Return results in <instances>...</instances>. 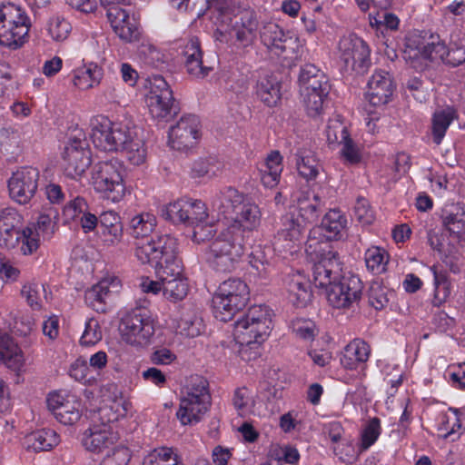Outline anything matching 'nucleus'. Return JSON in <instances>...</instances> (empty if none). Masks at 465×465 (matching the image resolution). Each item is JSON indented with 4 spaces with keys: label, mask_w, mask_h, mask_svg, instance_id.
Returning <instances> with one entry per match:
<instances>
[{
    "label": "nucleus",
    "mask_w": 465,
    "mask_h": 465,
    "mask_svg": "<svg viewBox=\"0 0 465 465\" xmlns=\"http://www.w3.org/2000/svg\"><path fill=\"white\" fill-rule=\"evenodd\" d=\"M232 403L239 415L246 416L252 413L254 406L252 391L246 387L236 389L233 394Z\"/></svg>",
    "instance_id": "56"
},
{
    "label": "nucleus",
    "mask_w": 465,
    "mask_h": 465,
    "mask_svg": "<svg viewBox=\"0 0 465 465\" xmlns=\"http://www.w3.org/2000/svg\"><path fill=\"white\" fill-rule=\"evenodd\" d=\"M211 405L207 381L202 377L192 379L185 394L180 401L177 419L183 425L198 423Z\"/></svg>",
    "instance_id": "8"
},
{
    "label": "nucleus",
    "mask_w": 465,
    "mask_h": 465,
    "mask_svg": "<svg viewBox=\"0 0 465 465\" xmlns=\"http://www.w3.org/2000/svg\"><path fill=\"white\" fill-rule=\"evenodd\" d=\"M370 354L369 344L361 339H354L345 346L341 363L348 370H357L369 360Z\"/></svg>",
    "instance_id": "30"
},
{
    "label": "nucleus",
    "mask_w": 465,
    "mask_h": 465,
    "mask_svg": "<svg viewBox=\"0 0 465 465\" xmlns=\"http://www.w3.org/2000/svg\"><path fill=\"white\" fill-rule=\"evenodd\" d=\"M258 29L259 23L256 14L253 11L245 10L241 12L236 18L232 34L241 46L247 47L254 43Z\"/></svg>",
    "instance_id": "25"
},
{
    "label": "nucleus",
    "mask_w": 465,
    "mask_h": 465,
    "mask_svg": "<svg viewBox=\"0 0 465 465\" xmlns=\"http://www.w3.org/2000/svg\"><path fill=\"white\" fill-rule=\"evenodd\" d=\"M143 465H183L177 450L169 447H158L143 460Z\"/></svg>",
    "instance_id": "42"
},
{
    "label": "nucleus",
    "mask_w": 465,
    "mask_h": 465,
    "mask_svg": "<svg viewBox=\"0 0 465 465\" xmlns=\"http://www.w3.org/2000/svg\"><path fill=\"white\" fill-rule=\"evenodd\" d=\"M131 409L132 403L127 399L121 394L115 395L114 398L104 401L98 410L96 421L116 428L115 422L125 417Z\"/></svg>",
    "instance_id": "27"
},
{
    "label": "nucleus",
    "mask_w": 465,
    "mask_h": 465,
    "mask_svg": "<svg viewBox=\"0 0 465 465\" xmlns=\"http://www.w3.org/2000/svg\"><path fill=\"white\" fill-rule=\"evenodd\" d=\"M289 301L296 307H305L312 296L310 282L301 272L289 274L285 279Z\"/></svg>",
    "instance_id": "28"
},
{
    "label": "nucleus",
    "mask_w": 465,
    "mask_h": 465,
    "mask_svg": "<svg viewBox=\"0 0 465 465\" xmlns=\"http://www.w3.org/2000/svg\"><path fill=\"white\" fill-rule=\"evenodd\" d=\"M124 173V165L116 159L99 162L92 169L91 184L101 198L117 203L126 193Z\"/></svg>",
    "instance_id": "4"
},
{
    "label": "nucleus",
    "mask_w": 465,
    "mask_h": 465,
    "mask_svg": "<svg viewBox=\"0 0 465 465\" xmlns=\"http://www.w3.org/2000/svg\"><path fill=\"white\" fill-rule=\"evenodd\" d=\"M200 139V122L195 115L183 116L168 134L169 145L177 151L193 148Z\"/></svg>",
    "instance_id": "21"
},
{
    "label": "nucleus",
    "mask_w": 465,
    "mask_h": 465,
    "mask_svg": "<svg viewBox=\"0 0 465 465\" xmlns=\"http://www.w3.org/2000/svg\"><path fill=\"white\" fill-rule=\"evenodd\" d=\"M183 55L188 74L196 79H203L212 70L209 66L203 64V53L197 38H192L184 45Z\"/></svg>",
    "instance_id": "29"
},
{
    "label": "nucleus",
    "mask_w": 465,
    "mask_h": 465,
    "mask_svg": "<svg viewBox=\"0 0 465 465\" xmlns=\"http://www.w3.org/2000/svg\"><path fill=\"white\" fill-rule=\"evenodd\" d=\"M306 252L313 262L312 277L317 287L328 289L343 277L339 253L331 246L315 242L308 245Z\"/></svg>",
    "instance_id": "7"
},
{
    "label": "nucleus",
    "mask_w": 465,
    "mask_h": 465,
    "mask_svg": "<svg viewBox=\"0 0 465 465\" xmlns=\"http://www.w3.org/2000/svg\"><path fill=\"white\" fill-rule=\"evenodd\" d=\"M299 87L300 91H307L319 89L320 92L330 89V84L327 76L314 64H304L300 71L299 74Z\"/></svg>",
    "instance_id": "34"
},
{
    "label": "nucleus",
    "mask_w": 465,
    "mask_h": 465,
    "mask_svg": "<svg viewBox=\"0 0 465 465\" xmlns=\"http://www.w3.org/2000/svg\"><path fill=\"white\" fill-rule=\"evenodd\" d=\"M189 208V199H179L165 205L162 209V215L173 223H185L188 222Z\"/></svg>",
    "instance_id": "51"
},
{
    "label": "nucleus",
    "mask_w": 465,
    "mask_h": 465,
    "mask_svg": "<svg viewBox=\"0 0 465 465\" xmlns=\"http://www.w3.org/2000/svg\"><path fill=\"white\" fill-rule=\"evenodd\" d=\"M71 30V24L62 16L50 18L46 25L47 34L54 42H63L67 39Z\"/></svg>",
    "instance_id": "53"
},
{
    "label": "nucleus",
    "mask_w": 465,
    "mask_h": 465,
    "mask_svg": "<svg viewBox=\"0 0 465 465\" xmlns=\"http://www.w3.org/2000/svg\"><path fill=\"white\" fill-rule=\"evenodd\" d=\"M437 430L440 436L451 441L459 439L462 434V422L457 411L450 409L439 415Z\"/></svg>",
    "instance_id": "37"
},
{
    "label": "nucleus",
    "mask_w": 465,
    "mask_h": 465,
    "mask_svg": "<svg viewBox=\"0 0 465 465\" xmlns=\"http://www.w3.org/2000/svg\"><path fill=\"white\" fill-rule=\"evenodd\" d=\"M103 68L95 63L84 64L73 71V84L80 90H89L100 84Z\"/></svg>",
    "instance_id": "31"
},
{
    "label": "nucleus",
    "mask_w": 465,
    "mask_h": 465,
    "mask_svg": "<svg viewBox=\"0 0 465 465\" xmlns=\"http://www.w3.org/2000/svg\"><path fill=\"white\" fill-rule=\"evenodd\" d=\"M320 92L319 89L300 91L302 105L310 117L320 116L324 108V103L329 94L330 89Z\"/></svg>",
    "instance_id": "40"
},
{
    "label": "nucleus",
    "mask_w": 465,
    "mask_h": 465,
    "mask_svg": "<svg viewBox=\"0 0 465 465\" xmlns=\"http://www.w3.org/2000/svg\"><path fill=\"white\" fill-rule=\"evenodd\" d=\"M307 224L294 212L286 213L282 218V228L274 238L273 249L279 252H292L301 244Z\"/></svg>",
    "instance_id": "19"
},
{
    "label": "nucleus",
    "mask_w": 465,
    "mask_h": 465,
    "mask_svg": "<svg viewBox=\"0 0 465 465\" xmlns=\"http://www.w3.org/2000/svg\"><path fill=\"white\" fill-rule=\"evenodd\" d=\"M282 172V157L273 151L266 157L260 168L261 181L265 187H274L280 181Z\"/></svg>",
    "instance_id": "38"
},
{
    "label": "nucleus",
    "mask_w": 465,
    "mask_h": 465,
    "mask_svg": "<svg viewBox=\"0 0 465 465\" xmlns=\"http://www.w3.org/2000/svg\"><path fill=\"white\" fill-rule=\"evenodd\" d=\"M428 243L440 255L441 260L448 263L450 258H454L458 250L454 245L446 243L445 235L440 231L430 230L428 232Z\"/></svg>",
    "instance_id": "49"
},
{
    "label": "nucleus",
    "mask_w": 465,
    "mask_h": 465,
    "mask_svg": "<svg viewBox=\"0 0 465 465\" xmlns=\"http://www.w3.org/2000/svg\"><path fill=\"white\" fill-rule=\"evenodd\" d=\"M135 256L142 263L153 265L156 272L180 258L177 239L168 234L142 239L136 242Z\"/></svg>",
    "instance_id": "9"
},
{
    "label": "nucleus",
    "mask_w": 465,
    "mask_h": 465,
    "mask_svg": "<svg viewBox=\"0 0 465 465\" xmlns=\"http://www.w3.org/2000/svg\"><path fill=\"white\" fill-rule=\"evenodd\" d=\"M39 180V171L24 167L15 172L8 181L11 198L20 204H25L35 196Z\"/></svg>",
    "instance_id": "20"
},
{
    "label": "nucleus",
    "mask_w": 465,
    "mask_h": 465,
    "mask_svg": "<svg viewBox=\"0 0 465 465\" xmlns=\"http://www.w3.org/2000/svg\"><path fill=\"white\" fill-rule=\"evenodd\" d=\"M47 407L55 419L64 425H74L82 417L81 400L67 391H57L48 394Z\"/></svg>",
    "instance_id": "16"
},
{
    "label": "nucleus",
    "mask_w": 465,
    "mask_h": 465,
    "mask_svg": "<svg viewBox=\"0 0 465 465\" xmlns=\"http://www.w3.org/2000/svg\"><path fill=\"white\" fill-rule=\"evenodd\" d=\"M247 197L232 187H225L215 194L212 206L220 213L227 215L234 213Z\"/></svg>",
    "instance_id": "32"
},
{
    "label": "nucleus",
    "mask_w": 465,
    "mask_h": 465,
    "mask_svg": "<svg viewBox=\"0 0 465 465\" xmlns=\"http://www.w3.org/2000/svg\"><path fill=\"white\" fill-rule=\"evenodd\" d=\"M155 274L162 281V294L165 300L175 303L187 296L189 284L183 275L181 258L164 267L161 266Z\"/></svg>",
    "instance_id": "13"
},
{
    "label": "nucleus",
    "mask_w": 465,
    "mask_h": 465,
    "mask_svg": "<svg viewBox=\"0 0 465 465\" xmlns=\"http://www.w3.org/2000/svg\"><path fill=\"white\" fill-rule=\"evenodd\" d=\"M193 241L196 243L209 242L208 246H210L212 242L219 234V232H217L215 229L214 223L208 222V220L204 223H199L198 224L193 226ZM208 249L209 247H207L205 251L206 256Z\"/></svg>",
    "instance_id": "57"
},
{
    "label": "nucleus",
    "mask_w": 465,
    "mask_h": 465,
    "mask_svg": "<svg viewBox=\"0 0 465 465\" xmlns=\"http://www.w3.org/2000/svg\"><path fill=\"white\" fill-rule=\"evenodd\" d=\"M255 93L266 105L274 106L281 99L280 82L272 74H260L255 85Z\"/></svg>",
    "instance_id": "35"
},
{
    "label": "nucleus",
    "mask_w": 465,
    "mask_h": 465,
    "mask_svg": "<svg viewBox=\"0 0 465 465\" xmlns=\"http://www.w3.org/2000/svg\"><path fill=\"white\" fill-rule=\"evenodd\" d=\"M203 330L202 319L192 309H183L176 325V331L183 336L193 338L201 334Z\"/></svg>",
    "instance_id": "41"
},
{
    "label": "nucleus",
    "mask_w": 465,
    "mask_h": 465,
    "mask_svg": "<svg viewBox=\"0 0 465 465\" xmlns=\"http://www.w3.org/2000/svg\"><path fill=\"white\" fill-rule=\"evenodd\" d=\"M364 261L368 271L373 274H381L386 272L389 254L381 247L371 246L364 252Z\"/></svg>",
    "instance_id": "45"
},
{
    "label": "nucleus",
    "mask_w": 465,
    "mask_h": 465,
    "mask_svg": "<svg viewBox=\"0 0 465 465\" xmlns=\"http://www.w3.org/2000/svg\"><path fill=\"white\" fill-rule=\"evenodd\" d=\"M248 285L238 278H230L218 286L212 299L214 317L221 322H229L249 301Z\"/></svg>",
    "instance_id": "5"
},
{
    "label": "nucleus",
    "mask_w": 465,
    "mask_h": 465,
    "mask_svg": "<svg viewBox=\"0 0 465 465\" xmlns=\"http://www.w3.org/2000/svg\"><path fill=\"white\" fill-rule=\"evenodd\" d=\"M103 337V332L98 321L90 318L85 322L84 332L80 338V344L83 346H93L98 343Z\"/></svg>",
    "instance_id": "59"
},
{
    "label": "nucleus",
    "mask_w": 465,
    "mask_h": 465,
    "mask_svg": "<svg viewBox=\"0 0 465 465\" xmlns=\"http://www.w3.org/2000/svg\"><path fill=\"white\" fill-rule=\"evenodd\" d=\"M145 104L153 118L167 119L172 115L173 96L167 82L161 75H153L146 80Z\"/></svg>",
    "instance_id": "11"
},
{
    "label": "nucleus",
    "mask_w": 465,
    "mask_h": 465,
    "mask_svg": "<svg viewBox=\"0 0 465 465\" xmlns=\"http://www.w3.org/2000/svg\"><path fill=\"white\" fill-rule=\"evenodd\" d=\"M394 92V84L390 74L383 70L372 74L367 84L365 98L369 104L381 107L391 100Z\"/></svg>",
    "instance_id": "22"
},
{
    "label": "nucleus",
    "mask_w": 465,
    "mask_h": 465,
    "mask_svg": "<svg viewBox=\"0 0 465 465\" xmlns=\"http://www.w3.org/2000/svg\"><path fill=\"white\" fill-rule=\"evenodd\" d=\"M119 440L120 434L116 428L94 421L83 432L81 444L86 451L101 455L117 444Z\"/></svg>",
    "instance_id": "17"
},
{
    "label": "nucleus",
    "mask_w": 465,
    "mask_h": 465,
    "mask_svg": "<svg viewBox=\"0 0 465 465\" xmlns=\"http://www.w3.org/2000/svg\"><path fill=\"white\" fill-rule=\"evenodd\" d=\"M262 43L270 51L280 55L282 54H297L301 46L297 35L284 32L276 23H264L260 30Z\"/></svg>",
    "instance_id": "18"
},
{
    "label": "nucleus",
    "mask_w": 465,
    "mask_h": 465,
    "mask_svg": "<svg viewBox=\"0 0 465 465\" xmlns=\"http://www.w3.org/2000/svg\"><path fill=\"white\" fill-rule=\"evenodd\" d=\"M339 56L347 70L358 74L364 73L370 64V48L368 45L355 35L341 38L338 45Z\"/></svg>",
    "instance_id": "14"
},
{
    "label": "nucleus",
    "mask_w": 465,
    "mask_h": 465,
    "mask_svg": "<svg viewBox=\"0 0 465 465\" xmlns=\"http://www.w3.org/2000/svg\"><path fill=\"white\" fill-rule=\"evenodd\" d=\"M362 294V282L359 277H341L326 289L328 303L336 309H351L358 304Z\"/></svg>",
    "instance_id": "15"
},
{
    "label": "nucleus",
    "mask_w": 465,
    "mask_h": 465,
    "mask_svg": "<svg viewBox=\"0 0 465 465\" xmlns=\"http://www.w3.org/2000/svg\"><path fill=\"white\" fill-rule=\"evenodd\" d=\"M292 329L296 337L310 341L316 335V327L312 321L305 319H296L292 322Z\"/></svg>",
    "instance_id": "62"
},
{
    "label": "nucleus",
    "mask_w": 465,
    "mask_h": 465,
    "mask_svg": "<svg viewBox=\"0 0 465 465\" xmlns=\"http://www.w3.org/2000/svg\"><path fill=\"white\" fill-rule=\"evenodd\" d=\"M137 56L141 62L152 67H159L163 63L162 53L150 43L139 45Z\"/></svg>",
    "instance_id": "58"
},
{
    "label": "nucleus",
    "mask_w": 465,
    "mask_h": 465,
    "mask_svg": "<svg viewBox=\"0 0 465 465\" xmlns=\"http://www.w3.org/2000/svg\"><path fill=\"white\" fill-rule=\"evenodd\" d=\"M381 433V420L377 417L370 419L361 429L358 451L363 452L370 449L378 440Z\"/></svg>",
    "instance_id": "48"
},
{
    "label": "nucleus",
    "mask_w": 465,
    "mask_h": 465,
    "mask_svg": "<svg viewBox=\"0 0 465 465\" xmlns=\"http://www.w3.org/2000/svg\"><path fill=\"white\" fill-rule=\"evenodd\" d=\"M233 214L234 217L219 231L207 251V262L217 272H226L234 269L244 253L245 236L256 231L261 224V209L248 198Z\"/></svg>",
    "instance_id": "1"
},
{
    "label": "nucleus",
    "mask_w": 465,
    "mask_h": 465,
    "mask_svg": "<svg viewBox=\"0 0 465 465\" xmlns=\"http://www.w3.org/2000/svg\"><path fill=\"white\" fill-rule=\"evenodd\" d=\"M156 226V218L149 213L134 215L129 222V233L134 238L146 239Z\"/></svg>",
    "instance_id": "43"
},
{
    "label": "nucleus",
    "mask_w": 465,
    "mask_h": 465,
    "mask_svg": "<svg viewBox=\"0 0 465 465\" xmlns=\"http://www.w3.org/2000/svg\"><path fill=\"white\" fill-rule=\"evenodd\" d=\"M0 360L10 369L20 370L24 365V355L13 338L0 331Z\"/></svg>",
    "instance_id": "36"
},
{
    "label": "nucleus",
    "mask_w": 465,
    "mask_h": 465,
    "mask_svg": "<svg viewBox=\"0 0 465 465\" xmlns=\"http://www.w3.org/2000/svg\"><path fill=\"white\" fill-rule=\"evenodd\" d=\"M455 118V112L448 107L436 111L432 116L431 133L432 139L436 144H440L445 134Z\"/></svg>",
    "instance_id": "44"
},
{
    "label": "nucleus",
    "mask_w": 465,
    "mask_h": 465,
    "mask_svg": "<svg viewBox=\"0 0 465 465\" xmlns=\"http://www.w3.org/2000/svg\"><path fill=\"white\" fill-rule=\"evenodd\" d=\"M348 136L350 134L341 116L335 114L330 118L326 127V137L329 143H339Z\"/></svg>",
    "instance_id": "55"
},
{
    "label": "nucleus",
    "mask_w": 465,
    "mask_h": 465,
    "mask_svg": "<svg viewBox=\"0 0 465 465\" xmlns=\"http://www.w3.org/2000/svg\"><path fill=\"white\" fill-rule=\"evenodd\" d=\"M120 151L125 153L127 160L134 165H140L145 162L147 151L144 143L138 137V134Z\"/></svg>",
    "instance_id": "54"
},
{
    "label": "nucleus",
    "mask_w": 465,
    "mask_h": 465,
    "mask_svg": "<svg viewBox=\"0 0 465 465\" xmlns=\"http://www.w3.org/2000/svg\"><path fill=\"white\" fill-rule=\"evenodd\" d=\"M41 240L42 238L37 235L35 230H33L31 226H27L20 232L21 252L24 255L34 253L39 248Z\"/></svg>",
    "instance_id": "60"
},
{
    "label": "nucleus",
    "mask_w": 465,
    "mask_h": 465,
    "mask_svg": "<svg viewBox=\"0 0 465 465\" xmlns=\"http://www.w3.org/2000/svg\"><path fill=\"white\" fill-rule=\"evenodd\" d=\"M94 285L107 302L117 294L122 287L120 279L114 275L105 276Z\"/></svg>",
    "instance_id": "63"
},
{
    "label": "nucleus",
    "mask_w": 465,
    "mask_h": 465,
    "mask_svg": "<svg viewBox=\"0 0 465 465\" xmlns=\"http://www.w3.org/2000/svg\"><path fill=\"white\" fill-rule=\"evenodd\" d=\"M107 17L114 32L124 41L132 42L138 38V25L134 16L119 5H110Z\"/></svg>",
    "instance_id": "23"
},
{
    "label": "nucleus",
    "mask_w": 465,
    "mask_h": 465,
    "mask_svg": "<svg viewBox=\"0 0 465 465\" xmlns=\"http://www.w3.org/2000/svg\"><path fill=\"white\" fill-rule=\"evenodd\" d=\"M272 250L270 246H255L250 255V264L261 277H266L272 265Z\"/></svg>",
    "instance_id": "47"
},
{
    "label": "nucleus",
    "mask_w": 465,
    "mask_h": 465,
    "mask_svg": "<svg viewBox=\"0 0 465 465\" xmlns=\"http://www.w3.org/2000/svg\"><path fill=\"white\" fill-rule=\"evenodd\" d=\"M119 332L124 342L134 347H144L152 341L154 326L145 311L134 309L122 318Z\"/></svg>",
    "instance_id": "10"
},
{
    "label": "nucleus",
    "mask_w": 465,
    "mask_h": 465,
    "mask_svg": "<svg viewBox=\"0 0 465 465\" xmlns=\"http://www.w3.org/2000/svg\"><path fill=\"white\" fill-rule=\"evenodd\" d=\"M60 443V436L52 429L35 430L25 437L24 445L35 452L49 451Z\"/></svg>",
    "instance_id": "33"
},
{
    "label": "nucleus",
    "mask_w": 465,
    "mask_h": 465,
    "mask_svg": "<svg viewBox=\"0 0 465 465\" xmlns=\"http://www.w3.org/2000/svg\"><path fill=\"white\" fill-rule=\"evenodd\" d=\"M91 163V152L86 142L80 137L70 138L62 153V168L64 175L74 180L80 179Z\"/></svg>",
    "instance_id": "12"
},
{
    "label": "nucleus",
    "mask_w": 465,
    "mask_h": 465,
    "mask_svg": "<svg viewBox=\"0 0 465 465\" xmlns=\"http://www.w3.org/2000/svg\"><path fill=\"white\" fill-rule=\"evenodd\" d=\"M354 216L362 225H370L375 219L374 211L371 207L370 203L362 197L358 198L356 201Z\"/></svg>",
    "instance_id": "64"
},
{
    "label": "nucleus",
    "mask_w": 465,
    "mask_h": 465,
    "mask_svg": "<svg viewBox=\"0 0 465 465\" xmlns=\"http://www.w3.org/2000/svg\"><path fill=\"white\" fill-rule=\"evenodd\" d=\"M272 328V312L265 305L251 307L234 324L233 336L240 345L239 353L244 361L260 355V345L268 338Z\"/></svg>",
    "instance_id": "2"
},
{
    "label": "nucleus",
    "mask_w": 465,
    "mask_h": 465,
    "mask_svg": "<svg viewBox=\"0 0 465 465\" xmlns=\"http://www.w3.org/2000/svg\"><path fill=\"white\" fill-rule=\"evenodd\" d=\"M348 221L340 210H330L322 218V228L326 237L331 240H338L346 233Z\"/></svg>",
    "instance_id": "39"
},
{
    "label": "nucleus",
    "mask_w": 465,
    "mask_h": 465,
    "mask_svg": "<svg viewBox=\"0 0 465 465\" xmlns=\"http://www.w3.org/2000/svg\"><path fill=\"white\" fill-rule=\"evenodd\" d=\"M296 164L299 173L307 181L315 179L321 169L318 160L310 150H301L298 153Z\"/></svg>",
    "instance_id": "46"
},
{
    "label": "nucleus",
    "mask_w": 465,
    "mask_h": 465,
    "mask_svg": "<svg viewBox=\"0 0 465 465\" xmlns=\"http://www.w3.org/2000/svg\"><path fill=\"white\" fill-rule=\"evenodd\" d=\"M21 214L13 208L0 212V246L10 249L16 246L20 239Z\"/></svg>",
    "instance_id": "24"
},
{
    "label": "nucleus",
    "mask_w": 465,
    "mask_h": 465,
    "mask_svg": "<svg viewBox=\"0 0 465 465\" xmlns=\"http://www.w3.org/2000/svg\"><path fill=\"white\" fill-rule=\"evenodd\" d=\"M31 20L26 11L13 3L0 5V45L12 50L28 40Z\"/></svg>",
    "instance_id": "6"
},
{
    "label": "nucleus",
    "mask_w": 465,
    "mask_h": 465,
    "mask_svg": "<svg viewBox=\"0 0 465 465\" xmlns=\"http://www.w3.org/2000/svg\"><path fill=\"white\" fill-rule=\"evenodd\" d=\"M104 453L99 465H128L132 458L131 450L124 444H115Z\"/></svg>",
    "instance_id": "52"
},
{
    "label": "nucleus",
    "mask_w": 465,
    "mask_h": 465,
    "mask_svg": "<svg viewBox=\"0 0 465 465\" xmlns=\"http://www.w3.org/2000/svg\"><path fill=\"white\" fill-rule=\"evenodd\" d=\"M293 208L296 216L312 223L318 220L321 200L319 196L310 190H301L292 196Z\"/></svg>",
    "instance_id": "26"
},
{
    "label": "nucleus",
    "mask_w": 465,
    "mask_h": 465,
    "mask_svg": "<svg viewBox=\"0 0 465 465\" xmlns=\"http://www.w3.org/2000/svg\"><path fill=\"white\" fill-rule=\"evenodd\" d=\"M223 168V163L214 156L196 160L192 165L193 177L216 176Z\"/></svg>",
    "instance_id": "50"
},
{
    "label": "nucleus",
    "mask_w": 465,
    "mask_h": 465,
    "mask_svg": "<svg viewBox=\"0 0 465 465\" xmlns=\"http://www.w3.org/2000/svg\"><path fill=\"white\" fill-rule=\"evenodd\" d=\"M191 208L188 211V222L185 223L194 226L199 223H204L209 219L208 209L201 200L189 199Z\"/></svg>",
    "instance_id": "61"
},
{
    "label": "nucleus",
    "mask_w": 465,
    "mask_h": 465,
    "mask_svg": "<svg viewBox=\"0 0 465 465\" xmlns=\"http://www.w3.org/2000/svg\"><path fill=\"white\" fill-rule=\"evenodd\" d=\"M138 134V128L130 118L112 121L99 115L92 121V140L95 147L106 152L120 151Z\"/></svg>",
    "instance_id": "3"
}]
</instances>
